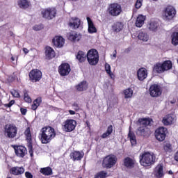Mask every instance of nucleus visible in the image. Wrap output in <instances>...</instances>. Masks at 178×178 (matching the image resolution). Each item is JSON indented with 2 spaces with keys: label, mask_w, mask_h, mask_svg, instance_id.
Instances as JSON below:
<instances>
[{
  "label": "nucleus",
  "mask_w": 178,
  "mask_h": 178,
  "mask_svg": "<svg viewBox=\"0 0 178 178\" xmlns=\"http://www.w3.org/2000/svg\"><path fill=\"white\" fill-rule=\"evenodd\" d=\"M162 65L164 72H166V70H170V68L172 67V61L166 60L162 63Z\"/></svg>",
  "instance_id": "obj_36"
},
{
  "label": "nucleus",
  "mask_w": 178,
  "mask_h": 178,
  "mask_svg": "<svg viewBox=\"0 0 178 178\" xmlns=\"http://www.w3.org/2000/svg\"><path fill=\"white\" fill-rule=\"evenodd\" d=\"M123 166L127 169H133L136 166V161L129 156L125 157L123 159Z\"/></svg>",
  "instance_id": "obj_13"
},
{
  "label": "nucleus",
  "mask_w": 178,
  "mask_h": 178,
  "mask_svg": "<svg viewBox=\"0 0 178 178\" xmlns=\"http://www.w3.org/2000/svg\"><path fill=\"white\" fill-rule=\"evenodd\" d=\"M16 156L18 158H24L27 155V148L23 145H13Z\"/></svg>",
  "instance_id": "obj_8"
},
{
  "label": "nucleus",
  "mask_w": 178,
  "mask_h": 178,
  "mask_svg": "<svg viewBox=\"0 0 178 178\" xmlns=\"http://www.w3.org/2000/svg\"><path fill=\"white\" fill-rule=\"evenodd\" d=\"M72 69H70V65L67 63H64L58 67V73L60 76H68Z\"/></svg>",
  "instance_id": "obj_11"
},
{
  "label": "nucleus",
  "mask_w": 178,
  "mask_h": 178,
  "mask_svg": "<svg viewBox=\"0 0 178 178\" xmlns=\"http://www.w3.org/2000/svg\"><path fill=\"white\" fill-rule=\"evenodd\" d=\"M45 55L47 59H52V58H55V51H54V49H52L51 47H47Z\"/></svg>",
  "instance_id": "obj_28"
},
{
  "label": "nucleus",
  "mask_w": 178,
  "mask_h": 178,
  "mask_svg": "<svg viewBox=\"0 0 178 178\" xmlns=\"http://www.w3.org/2000/svg\"><path fill=\"white\" fill-rule=\"evenodd\" d=\"M10 92L12 95L14 96L15 98H20V94H19L18 91L13 90Z\"/></svg>",
  "instance_id": "obj_48"
},
{
  "label": "nucleus",
  "mask_w": 178,
  "mask_h": 178,
  "mask_svg": "<svg viewBox=\"0 0 178 178\" xmlns=\"http://www.w3.org/2000/svg\"><path fill=\"white\" fill-rule=\"evenodd\" d=\"M172 44L173 45H178V33L175 32L171 35Z\"/></svg>",
  "instance_id": "obj_38"
},
{
  "label": "nucleus",
  "mask_w": 178,
  "mask_h": 178,
  "mask_svg": "<svg viewBox=\"0 0 178 178\" xmlns=\"http://www.w3.org/2000/svg\"><path fill=\"white\" fill-rule=\"evenodd\" d=\"M20 111H21V113L22 115H26V113H27V109H26V108H21Z\"/></svg>",
  "instance_id": "obj_55"
},
{
  "label": "nucleus",
  "mask_w": 178,
  "mask_h": 178,
  "mask_svg": "<svg viewBox=\"0 0 178 178\" xmlns=\"http://www.w3.org/2000/svg\"><path fill=\"white\" fill-rule=\"evenodd\" d=\"M128 138H129L131 145H136V144H137V140L136 139V135L128 134Z\"/></svg>",
  "instance_id": "obj_43"
},
{
  "label": "nucleus",
  "mask_w": 178,
  "mask_h": 178,
  "mask_svg": "<svg viewBox=\"0 0 178 178\" xmlns=\"http://www.w3.org/2000/svg\"><path fill=\"white\" fill-rule=\"evenodd\" d=\"M76 59L81 63L84 62L87 59V55L84 51H79L76 55Z\"/></svg>",
  "instance_id": "obj_33"
},
{
  "label": "nucleus",
  "mask_w": 178,
  "mask_h": 178,
  "mask_svg": "<svg viewBox=\"0 0 178 178\" xmlns=\"http://www.w3.org/2000/svg\"><path fill=\"white\" fill-rule=\"evenodd\" d=\"M155 134H168V129L161 127L156 129Z\"/></svg>",
  "instance_id": "obj_39"
},
{
  "label": "nucleus",
  "mask_w": 178,
  "mask_h": 178,
  "mask_svg": "<svg viewBox=\"0 0 178 178\" xmlns=\"http://www.w3.org/2000/svg\"><path fill=\"white\" fill-rule=\"evenodd\" d=\"M27 147H28V149H29L30 156H31V158H33V156H34V152L33 151V145L32 146H27Z\"/></svg>",
  "instance_id": "obj_50"
},
{
  "label": "nucleus",
  "mask_w": 178,
  "mask_h": 178,
  "mask_svg": "<svg viewBox=\"0 0 178 178\" xmlns=\"http://www.w3.org/2000/svg\"><path fill=\"white\" fill-rule=\"evenodd\" d=\"M25 134H31V132L30 131V129L27 128L25 131Z\"/></svg>",
  "instance_id": "obj_57"
},
{
  "label": "nucleus",
  "mask_w": 178,
  "mask_h": 178,
  "mask_svg": "<svg viewBox=\"0 0 178 178\" xmlns=\"http://www.w3.org/2000/svg\"><path fill=\"white\" fill-rule=\"evenodd\" d=\"M158 27H159V24L156 21H150L147 24L148 30L153 31V33L158 31Z\"/></svg>",
  "instance_id": "obj_23"
},
{
  "label": "nucleus",
  "mask_w": 178,
  "mask_h": 178,
  "mask_svg": "<svg viewBox=\"0 0 178 178\" xmlns=\"http://www.w3.org/2000/svg\"><path fill=\"white\" fill-rule=\"evenodd\" d=\"M124 98H131L133 97V90L131 88H127L124 90Z\"/></svg>",
  "instance_id": "obj_40"
},
{
  "label": "nucleus",
  "mask_w": 178,
  "mask_h": 178,
  "mask_svg": "<svg viewBox=\"0 0 178 178\" xmlns=\"http://www.w3.org/2000/svg\"><path fill=\"white\" fill-rule=\"evenodd\" d=\"M73 106H75L77 109H79V105L77 103H74Z\"/></svg>",
  "instance_id": "obj_62"
},
{
  "label": "nucleus",
  "mask_w": 178,
  "mask_h": 178,
  "mask_svg": "<svg viewBox=\"0 0 178 178\" xmlns=\"http://www.w3.org/2000/svg\"><path fill=\"white\" fill-rule=\"evenodd\" d=\"M88 24V31L90 33V34H92L93 33H97V28H95V26H94V22H92V20L90 17H86Z\"/></svg>",
  "instance_id": "obj_22"
},
{
  "label": "nucleus",
  "mask_w": 178,
  "mask_h": 178,
  "mask_svg": "<svg viewBox=\"0 0 178 178\" xmlns=\"http://www.w3.org/2000/svg\"><path fill=\"white\" fill-rule=\"evenodd\" d=\"M155 138L157 140V141L162 143V141H165L166 134H155Z\"/></svg>",
  "instance_id": "obj_42"
},
{
  "label": "nucleus",
  "mask_w": 178,
  "mask_h": 178,
  "mask_svg": "<svg viewBox=\"0 0 178 178\" xmlns=\"http://www.w3.org/2000/svg\"><path fill=\"white\" fill-rule=\"evenodd\" d=\"M108 172L106 171H100L95 175V178H106Z\"/></svg>",
  "instance_id": "obj_41"
},
{
  "label": "nucleus",
  "mask_w": 178,
  "mask_h": 178,
  "mask_svg": "<svg viewBox=\"0 0 178 178\" xmlns=\"http://www.w3.org/2000/svg\"><path fill=\"white\" fill-rule=\"evenodd\" d=\"M42 77V72L40 71V70L35 69L32 70L29 72V78L32 83H37V81H40Z\"/></svg>",
  "instance_id": "obj_7"
},
{
  "label": "nucleus",
  "mask_w": 178,
  "mask_h": 178,
  "mask_svg": "<svg viewBox=\"0 0 178 178\" xmlns=\"http://www.w3.org/2000/svg\"><path fill=\"white\" fill-rule=\"evenodd\" d=\"M24 99L25 102H31V98L30 97V96H29V93H27V92L26 91L24 92Z\"/></svg>",
  "instance_id": "obj_46"
},
{
  "label": "nucleus",
  "mask_w": 178,
  "mask_h": 178,
  "mask_svg": "<svg viewBox=\"0 0 178 178\" xmlns=\"http://www.w3.org/2000/svg\"><path fill=\"white\" fill-rule=\"evenodd\" d=\"M23 51H24V54H29V49H27V48H23Z\"/></svg>",
  "instance_id": "obj_59"
},
{
  "label": "nucleus",
  "mask_w": 178,
  "mask_h": 178,
  "mask_svg": "<svg viewBox=\"0 0 178 178\" xmlns=\"http://www.w3.org/2000/svg\"><path fill=\"white\" fill-rule=\"evenodd\" d=\"M53 43L57 48H62L65 44V39L62 36H56L53 39Z\"/></svg>",
  "instance_id": "obj_16"
},
{
  "label": "nucleus",
  "mask_w": 178,
  "mask_h": 178,
  "mask_svg": "<svg viewBox=\"0 0 178 178\" xmlns=\"http://www.w3.org/2000/svg\"><path fill=\"white\" fill-rule=\"evenodd\" d=\"M176 16V9L173 6H168L165 8L163 17L164 20H172Z\"/></svg>",
  "instance_id": "obj_5"
},
{
  "label": "nucleus",
  "mask_w": 178,
  "mask_h": 178,
  "mask_svg": "<svg viewBox=\"0 0 178 178\" xmlns=\"http://www.w3.org/2000/svg\"><path fill=\"white\" fill-rule=\"evenodd\" d=\"M108 13L111 16H119L122 13V6L116 3H111L108 6Z\"/></svg>",
  "instance_id": "obj_6"
},
{
  "label": "nucleus",
  "mask_w": 178,
  "mask_h": 178,
  "mask_svg": "<svg viewBox=\"0 0 178 178\" xmlns=\"http://www.w3.org/2000/svg\"><path fill=\"white\" fill-rule=\"evenodd\" d=\"M138 38L141 41L147 42L149 39V36H148V34L147 33L141 31L139 33Z\"/></svg>",
  "instance_id": "obj_34"
},
{
  "label": "nucleus",
  "mask_w": 178,
  "mask_h": 178,
  "mask_svg": "<svg viewBox=\"0 0 178 178\" xmlns=\"http://www.w3.org/2000/svg\"><path fill=\"white\" fill-rule=\"evenodd\" d=\"M84 156V153L80 152L79 151H73L70 154V158L74 162L76 161H81Z\"/></svg>",
  "instance_id": "obj_14"
},
{
  "label": "nucleus",
  "mask_w": 178,
  "mask_h": 178,
  "mask_svg": "<svg viewBox=\"0 0 178 178\" xmlns=\"http://www.w3.org/2000/svg\"><path fill=\"white\" fill-rule=\"evenodd\" d=\"M18 6L21 9H27L31 6V3L29 0H19Z\"/></svg>",
  "instance_id": "obj_27"
},
{
  "label": "nucleus",
  "mask_w": 178,
  "mask_h": 178,
  "mask_svg": "<svg viewBox=\"0 0 178 178\" xmlns=\"http://www.w3.org/2000/svg\"><path fill=\"white\" fill-rule=\"evenodd\" d=\"M69 113H70V115H75V114H76V112H74V111L70 110V111H69Z\"/></svg>",
  "instance_id": "obj_61"
},
{
  "label": "nucleus",
  "mask_w": 178,
  "mask_h": 178,
  "mask_svg": "<svg viewBox=\"0 0 178 178\" xmlns=\"http://www.w3.org/2000/svg\"><path fill=\"white\" fill-rule=\"evenodd\" d=\"M156 161V156L155 154L149 152H144L139 156V162L141 166L144 168H148L152 166Z\"/></svg>",
  "instance_id": "obj_1"
},
{
  "label": "nucleus",
  "mask_w": 178,
  "mask_h": 178,
  "mask_svg": "<svg viewBox=\"0 0 178 178\" xmlns=\"http://www.w3.org/2000/svg\"><path fill=\"white\" fill-rule=\"evenodd\" d=\"M144 22H145V17L143 15H140L138 16L136 22V27H143L144 24Z\"/></svg>",
  "instance_id": "obj_30"
},
{
  "label": "nucleus",
  "mask_w": 178,
  "mask_h": 178,
  "mask_svg": "<svg viewBox=\"0 0 178 178\" xmlns=\"http://www.w3.org/2000/svg\"><path fill=\"white\" fill-rule=\"evenodd\" d=\"M56 134H41L40 135V141L42 144H48V143H51V140L52 138H55Z\"/></svg>",
  "instance_id": "obj_18"
},
{
  "label": "nucleus",
  "mask_w": 178,
  "mask_h": 178,
  "mask_svg": "<svg viewBox=\"0 0 178 178\" xmlns=\"http://www.w3.org/2000/svg\"><path fill=\"white\" fill-rule=\"evenodd\" d=\"M112 131H113V127L110 125L108 127L107 132L106 134H112Z\"/></svg>",
  "instance_id": "obj_52"
},
{
  "label": "nucleus",
  "mask_w": 178,
  "mask_h": 178,
  "mask_svg": "<svg viewBox=\"0 0 178 178\" xmlns=\"http://www.w3.org/2000/svg\"><path fill=\"white\" fill-rule=\"evenodd\" d=\"M40 172L44 176H51L54 173L51 167L42 168H40Z\"/></svg>",
  "instance_id": "obj_29"
},
{
  "label": "nucleus",
  "mask_w": 178,
  "mask_h": 178,
  "mask_svg": "<svg viewBox=\"0 0 178 178\" xmlns=\"http://www.w3.org/2000/svg\"><path fill=\"white\" fill-rule=\"evenodd\" d=\"M42 102L41 98H38L33 102V104H35L36 106H38Z\"/></svg>",
  "instance_id": "obj_51"
},
{
  "label": "nucleus",
  "mask_w": 178,
  "mask_h": 178,
  "mask_svg": "<svg viewBox=\"0 0 178 178\" xmlns=\"http://www.w3.org/2000/svg\"><path fill=\"white\" fill-rule=\"evenodd\" d=\"M88 88V85L87 84V81H83L79 84L76 86V90L78 91H86Z\"/></svg>",
  "instance_id": "obj_31"
},
{
  "label": "nucleus",
  "mask_w": 178,
  "mask_h": 178,
  "mask_svg": "<svg viewBox=\"0 0 178 178\" xmlns=\"http://www.w3.org/2000/svg\"><path fill=\"white\" fill-rule=\"evenodd\" d=\"M7 137L8 138H15V137H16V134H7Z\"/></svg>",
  "instance_id": "obj_56"
},
{
  "label": "nucleus",
  "mask_w": 178,
  "mask_h": 178,
  "mask_svg": "<svg viewBox=\"0 0 178 178\" xmlns=\"http://www.w3.org/2000/svg\"><path fill=\"white\" fill-rule=\"evenodd\" d=\"M108 136H109V134H102V135L101 136V138H106V137H108Z\"/></svg>",
  "instance_id": "obj_60"
},
{
  "label": "nucleus",
  "mask_w": 178,
  "mask_h": 178,
  "mask_svg": "<svg viewBox=\"0 0 178 178\" xmlns=\"http://www.w3.org/2000/svg\"><path fill=\"white\" fill-rule=\"evenodd\" d=\"M31 108L33 111H35L37 108H38V106H36L35 104H33Z\"/></svg>",
  "instance_id": "obj_58"
},
{
  "label": "nucleus",
  "mask_w": 178,
  "mask_h": 178,
  "mask_svg": "<svg viewBox=\"0 0 178 178\" xmlns=\"http://www.w3.org/2000/svg\"><path fill=\"white\" fill-rule=\"evenodd\" d=\"M77 126V122L74 120H67L64 125V129L67 133H70L76 129Z\"/></svg>",
  "instance_id": "obj_12"
},
{
  "label": "nucleus",
  "mask_w": 178,
  "mask_h": 178,
  "mask_svg": "<svg viewBox=\"0 0 178 178\" xmlns=\"http://www.w3.org/2000/svg\"><path fill=\"white\" fill-rule=\"evenodd\" d=\"M25 177L26 178H33V174H31V172L26 171L25 172Z\"/></svg>",
  "instance_id": "obj_54"
},
{
  "label": "nucleus",
  "mask_w": 178,
  "mask_h": 178,
  "mask_svg": "<svg viewBox=\"0 0 178 178\" xmlns=\"http://www.w3.org/2000/svg\"><path fill=\"white\" fill-rule=\"evenodd\" d=\"M42 134H55V129L49 126L43 127L41 130Z\"/></svg>",
  "instance_id": "obj_32"
},
{
  "label": "nucleus",
  "mask_w": 178,
  "mask_h": 178,
  "mask_svg": "<svg viewBox=\"0 0 178 178\" xmlns=\"http://www.w3.org/2000/svg\"><path fill=\"white\" fill-rule=\"evenodd\" d=\"M42 29H44V26L42 24L35 25L33 26V30L35 31H40V30H42Z\"/></svg>",
  "instance_id": "obj_47"
},
{
  "label": "nucleus",
  "mask_w": 178,
  "mask_h": 178,
  "mask_svg": "<svg viewBox=\"0 0 178 178\" xmlns=\"http://www.w3.org/2000/svg\"><path fill=\"white\" fill-rule=\"evenodd\" d=\"M116 162H118V159H116V156H106L103 159L102 167L105 168L106 169H111V168H113L115 165H116Z\"/></svg>",
  "instance_id": "obj_4"
},
{
  "label": "nucleus",
  "mask_w": 178,
  "mask_h": 178,
  "mask_svg": "<svg viewBox=\"0 0 178 178\" xmlns=\"http://www.w3.org/2000/svg\"><path fill=\"white\" fill-rule=\"evenodd\" d=\"M113 29L114 31L119 33V31H120L123 29V24H122L121 22H116L113 26Z\"/></svg>",
  "instance_id": "obj_37"
},
{
  "label": "nucleus",
  "mask_w": 178,
  "mask_h": 178,
  "mask_svg": "<svg viewBox=\"0 0 178 178\" xmlns=\"http://www.w3.org/2000/svg\"><path fill=\"white\" fill-rule=\"evenodd\" d=\"M26 140L27 142V147L33 145V138L31 134H26Z\"/></svg>",
  "instance_id": "obj_44"
},
{
  "label": "nucleus",
  "mask_w": 178,
  "mask_h": 178,
  "mask_svg": "<svg viewBox=\"0 0 178 178\" xmlns=\"http://www.w3.org/2000/svg\"><path fill=\"white\" fill-rule=\"evenodd\" d=\"M68 39L70 41H73V42H77L79 40H81V35L76 32H72L69 33Z\"/></svg>",
  "instance_id": "obj_20"
},
{
  "label": "nucleus",
  "mask_w": 178,
  "mask_h": 178,
  "mask_svg": "<svg viewBox=\"0 0 178 178\" xmlns=\"http://www.w3.org/2000/svg\"><path fill=\"white\" fill-rule=\"evenodd\" d=\"M6 133L7 134H17V127L14 124H7L5 127Z\"/></svg>",
  "instance_id": "obj_21"
},
{
  "label": "nucleus",
  "mask_w": 178,
  "mask_h": 178,
  "mask_svg": "<svg viewBox=\"0 0 178 178\" xmlns=\"http://www.w3.org/2000/svg\"><path fill=\"white\" fill-rule=\"evenodd\" d=\"M137 76L140 81H143V80H145V78L148 76V72H147V69H139L137 72Z\"/></svg>",
  "instance_id": "obj_17"
},
{
  "label": "nucleus",
  "mask_w": 178,
  "mask_h": 178,
  "mask_svg": "<svg viewBox=\"0 0 178 178\" xmlns=\"http://www.w3.org/2000/svg\"><path fill=\"white\" fill-rule=\"evenodd\" d=\"M86 58L89 65L91 66H95L99 62V56L98 55V51L95 49L89 50L87 53Z\"/></svg>",
  "instance_id": "obj_3"
},
{
  "label": "nucleus",
  "mask_w": 178,
  "mask_h": 178,
  "mask_svg": "<svg viewBox=\"0 0 178 178\" xmlns=\"http://www.w3.org/2000/svg\"><path fill=\"white\" fill-rule=\"evenodd\" d=\"M149 94L151 97H158L162 94V89L161 86L157 84L152 85L149 88Z\"/></svg>",
  "instance_id": "obj_10"
},
{
  "label": "nucleus",
  "mask_w": 178,
  "mask_h": 178,
  "mask_svg": "<svg viewBox=\"0 0 178 178\" xmlns=\"http://www.w3.org/2000/svg\"><path fill=\"white\" fill-rule=\"evenodd\" d=\"M154 71L156 72V73H163V65L161 63H156L154 67Z\"/></svg>",
  "instance_id": "obj_35"
},
{
  "label": "nucleus",
  "mask_w": 178,
  "mask_h": 178,
  "mask_svg": "<svg viewBox=\"0 0 178 178\" xmlns=\"http://www.w3.org/2000/svg\"><path fill=\"white\" fill-rule=\"evenodd\" d=\"M10 173L14 176H19L24 173V168L23 167H13L10 169Z\"/></svg>",
  "instance_id": "obj_19"
},
{
  "label": "nucleus",
  "mask_w": 178,
  "mask_h": 178,
  "mask_svg": "<svg viewBox=\"0 0 178 178\" xmlns=\"http://www.w3.org/2000/svg\"><path fill=\"white\" fill-rule=\"evenodd\" d=\"M143 0H137L135 4V7L136 8V9H140V8H141L142 5H143Z\"/></svg>",
  "instance_id": "obj_49"
},
{
  "label": "nucleus",
  "mask_w": 178,
  "mask_h": 178,
  "mask_svg": "<svg viewBox=\"0 0 178 178\" xmlns=\"http://www.w3.org/2000/svg\"><path fill=\"white\" fill-rule=\"evenodd\" d=\"M153 175L156 178H161L165 176L163 173V165H158L154 170Z\"/></svg>",
  "instance_id": "obj_15"
},
{
  "label": "nucleus",
  "mask_w": 178,
  "mask_h": 178,
  "mask_svg": "<svg viewBox=\"0 0 178 178\" xmlns=\"http://www.w3.org/2000/svg\"><path fill=\"white\" fill-rule=\"evenodd\" d=\"M105 70H106V73L108 74H109V76L112 79V77H113V74L112 73V71H111V65H109L108 63H106L105 64Z\"/></svg>",
  "instance_id": "obj_45"
},
{
  "label": "nucleus",
  "mask_w": 178,
  "mask_h": 178,
  "mask_svg": "<svg viewBox=\"0 0 178 178\" xmlns=\"http://www.w3.org/2000/svg\"><path fill=\"white\" fill-rule=\"evenodd\" d=\"M68 24L70 27H72V29H79L81 24L80 19L77 17H73Z\"/></svg>",
  "instance_id": "obj_25"
},
{
  "label": "nucleus",
  "mask_w": 178,
  "mask_h": 178,
  "mask_svg": "<svg viewBox=\"0 0 178 178\" xmlns=\"http://www.w3.org/2000/svg\"><path fill=\"white\" fill-rule=\"evenodd\" d=\"M113 58H116V50L114 51V54L113 55Z\"/></svg>",
  "instance_id": "obj_63"
},
{
  "label": "nucleus",
  "mask_w": 178,
  "mask_h": 178,
  "mask_svg": "<svg viewBox=\"0 0 178 178\" xmlns=\"http://www.w3.org/2000/svg\"><path fill=\"white\" fill-rule=\"evenodd\" d=\"M42 17L51 20L56 16V9L51 8L42 11Z\"/></svg>",
  "instance_id": "obj_9"
},
{
  "label": "nucleus",
  "mask_w": 178,
  "mask_h": 178,
  "mask_svg": "<svg viewBox=\"0 0 178 178\" xmlns=\"http://www.w3.org/2000/svg\"><path fill=\"white\" fill-rule=\"evenodd\" d=\"M169 175H173V172L172 170L169 171Z\"/></svg>",
  "instance_id": "obj_64"
},
{
  "label": "nucleus",
  "mask_w": 178,
  "mask_h": 178,
  "mask_svg": "<svg viewBox=\"0 0 178 178\" xmlns=\"http://www.w3.org/2000/svg\"><path fill=\"white\" fill-rule=\"evenodd\" d=\"M162 122L165 126H170V124H173L175 122V117L171 115H168L163 118Z\"/></svg>",
  "instance_id": "obj_24"
},
{
  "label": "nucleus",
  "mask_w": 178,
  "mask_h": 178,
  "mask_svg": "<svg viewBox=\"0 0 178 178\" xmlns=\"http://www.w3.org/2000/svg\"><path fill=\"white\" fill-rule=\"evenodd\" d=\"M140 127L138 128L137 133L140 134H149L151 131L148 126H151L152 124V119L151 118H140L138 120Z\"/></svg>",
  "instance_id": "obj_2"
},
{
  "label": "nucleus",
  "mask_w": 178,
  "mask_h": 178,
  "mask_svg": "<svg viewBox=\"0 0 178 178\" xmlns=\"http://www.w3.org/2000/svg\"><path fill=\"white\" fill-rule=\"evenodd\" d=\"M14 104H15V100H11L8 104H4V106L6 108H10V106H12V105H13Z\"/></svg>",
  "instance_id": "obj_53"
},
{
  "label": "nucleus",
  "mask_w": 178,
  "mask_h": 178,
  "mask_svg": "<svg viewBox=\"0 0 178 178\" xmlns=\"http://www.w3.org/2000/svg\"><path fill=\"white\" fill-rule=\"evenodd\" d=\"M163 149L165 152H168L169 154H170V152L173 151V145H172V143H170L169 140L164 141L163 145Z\"/></svg>",
  "instance_id": "obj_26"
}]
</instances>
